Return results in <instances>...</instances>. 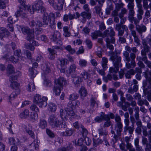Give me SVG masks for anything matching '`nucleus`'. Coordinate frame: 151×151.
<instances>
[{"mask_svg":"<svg viewBox=\"0 0 151 151\" xmlns=\"http://www.w3.org/2000/svg\"><path fill=\"white\" fill-rule=\"evenodd\" d=\"M43 2L41 0L36 1L32 6L29 5L30 9V13L33 14L35 11H37L39 13H44L42 18L43 23L47 25H48V23H50V25H49V27L55 29L56 28V22L55 20L54 14L50 13L49 16L47 13L45 12L46 9L43 6Z\"/></svg>","mask_w":151,"mask_h":151,"instance_id":"nucleus-1","label":"nucleus"},{"mask_svg":"<svg viewBox=\"0 0 151 151\" xmlns=\"http://www.w3.org/2000/svg\"><path fill=\"white\" fill-rule=\"evenodd\" d=\"M29 24L30 27H32L34 32L36 36H37L43 32V29L41 27L45 24L44 23L43 24L40 20H37L35 19L30 22Z\"/></svg>","mask_w":151,"mask_h":151,"instance_id":"nucleus-2","label":"nucleus"},{"mask_svg":"<svg viewBox=\"0 0 151 151\" xmlns=\"http://www.w3.org/2000/svg\"><path fill=\"white\" fill-rule=\"evenodd\" d=\"M69 99L70 100L67 107L65 110L67 113L70 115H74L75 113L73 110L75 108L76 106V94L73 93L69 96Z\"/></svg>","mask_w":151,"mask_h":151,"instance_id":"nucleus-3","label":"nucleus"},{"mask_svg":"<svg viewBox=\"0 0 151 151\" xmlns=\"http://www.w3.org/2000/svg\"><path fill=\"white\" fill-rule=\"evenodd\" d=\"M48 121L49 124L52 128L57 127L60 129L63 128V122L60 121L54 114L50 115Z\"/></svg>","mask_w":151,"mask_h":151,"instance_id":"nucleus-4","label":"nucleus"},{"mask_svg":"<svg viewBox=\"0 0 151 151\" xmlns=\"http://www.w3.org/2000/svg\"><path fill=\"white\" fill-rule=\"evenodd\" d=\"M27 35V40L30 42L26 44L25 46L27 49H29L30 50L33 51L35 49L34 46H38L39 44L36 41L33 40L34 36V34L32 33V31Z\"/></svg>","mask_w":151,"mask_h":151,"instance_id":"nucleus-5","label":"nucleus"},{"mask_svg":"<svg viewBox=\"0 0 151 151\" xmlns=\"http://www.w3.org/2000/svg\"><path fill=\"white\" fill-rule=\"evenodd\" d=\"M47 99L46 97H42L39 94H36L34 96L33 102L35 104L38 105L39 107L43 108L47 106Z\"/></svg>","mask_w":151,"mask_h":151,"instance_id":"nucleus-6","label":"nucleus"},{"mask_svg":"<svg viewBox=\"0 0 151 151\" xmlns=\"http://www.w3.org/2000/svg\"><path fill=\"white\" fill-rule=\"evenodd\" d=\"M30 6H20L19 9L15 13V15L16 17H19L22 18L25 17L28 12H30Z\"/></svg>","mask_w":151,"mask_h":151,"instance_id":"nucleus-7","label":"nucleus"},{"mask_svg":"<svg viewBox=\"0 0 151 151\" xmlns=\"http://www.w3.org/2000/svg\"><path fill=\"white\" fill-rule=\"evenodd\" d=\"M110 59L112 61L114 66H121V58L117 53L112 52L111 54Z\"/></svg>","mask_w":151,"mask_h":151,"instance_id":"nucleus-8","label":"nucleus"},{"mask_svg":"<svg viewBox=\"0 0 151 151\" xmlns=\"http://www.w3.org/2000/svg\"><path fill=\"white\" fill-rule=\"evenodd\" d=\"M130 57L131 60V63H129V62L126 63V67L128 69H130L131 68H134L136 66V63L134 60L136 58V55L135 54L132 53L130 54Z\"/></svg>","mask_w":151,"mask_h":151,"instance_id":"nucleus-9","label":"nucleus"},{"mask_svg":"<svg viewBox=\"0 0 151 151\" xmlns=\"http://www.w3.org/2000/svg\"><path fill=\"white\" fill-rule=\"evenodd\" d=\"M115 32L113 29L111 28H109L108 29L106 30L103 34H102L101 36L103 38L108 37L109 36L111 37L114 36Z\"/></svg>","mask_w":151,"mask_h":151,"instance_id":"nucleus-10","label":"nucleus"},{"mask_svg":"<svg viewBox=\"0 0 151 151\" xmlns=\"http://www.w3.org/2000/svg\"><path fill=\"white\" fill-rule=\"evenodd\" d=\"M55 85L63 88V85H65L66 83V81L65 80L63 77H60L58 79L55 80Z\"/></svg>","mask_w":151,"mask_h":151,"instance_id":"nucleus-11","label":"nucleus"},{"mask_svg":"<svg viewBox=\"0 0 151 151\" xmlns=\"http://www.w3.org/2000/svg\"><path fill=\"white\" fill-rule=\"evenodd\" d=\"M17 28L19 31L20 32H22L24 35L27 34L32 31L28 27H23L21 25H17Z\"/></svg>","mask_w":151,"mask_h":151,"instance_id":"nucleus-12","label":"nucleus"},{"mask_svg":"<svg viewBox=\"0 0 151 151\" xmlns=\"http://www.w3.org/2000/svg\"><path fill=\"white\" fill-rule=\"evenodd\" d=\"M10 34L8 29L4 27H0V38L2 39L4 37L8 36Z\"/></svg>","mask_w":151,"mask_h":151,"instance_id":"nucleus-13","label":"nucleus"},{"mask_svg":"<svg viewBox=\"0 0 151 151\" xmlns=\"http://www.w3.org/2000/svg\"><path fill=\"white\" fill-rule=\"evenodd\" d=\"M58 4H55L53 7L56 10L59 11L63 9L64 0H58Z\"/></svg>","mask_w":151,"mask_h":151,"instance_id":"nucleus-14","label":"nucleus"},{"mask_svg":"<svg viewBox=\"0 0 151 151\" xmlns=\"http://www.w3.org/2000/svg\"><path fill=\"white\" fill-rule=\"evenodd\" d=\"M60 33L58 31H56L52 34L50 38L52 40L55 42L56 40L60 38Z\"/></svg>","mask_w":151,"mask_h":151,"instance_id":"nucleus-15","label":"nucleus"},{"mask_svg":"<svg viewBox=\"0 0 151 151\" xmlns=\"http://www.w3.org/2000/svg\"><path fill=\"white\" fill-rule=\"evenodd\" d=\"M67 114L70 116H72L73 115H70L67 113V111H64L63 109H61L60 110V116L61 119L64 121H66L67 120Z\"/></svg>","mask_w":151,"mask_h":151,"instance_id":"nucleus-16","label":"nucleus"},{"mask_svg":"<svg viewBox=\"0 0 151 151\" xmlns=\"http://www.w3.org/2000/svg\"><path fill=\"white\" fill-rule=\"evenodd\" d=\"M74 130L72 129H67L64 132L61 133V134L63 136H70L72 135Z\"/></svg>","mask_w":151,"mask_h":151,"instance_id":"nucleus-17","label":"nucleus"},{"mask_svg":"<svg viewBox=\"0 0 151 151\" xmlns=\"http://www.w3.org/2000/svg\"><path fill=\"white\" fill-rule=\"evenodd\" d=\"M50 64L48 63H46L42 66L41 68L45 74H47L50 72L49 65Z\"/></svg>","mask_w":151,"mask_h":151,"instance_id":"nucleus-18","label":"nucleus"},{"mask_svg":"<svg viewBox=\"0 0 151 151\" xmlns=\"http://www.w3.org/2000/svg\"><path fill=\"white\" fill-rule=\"evenodd\" d=\"M39 127L42 129H45L47 126V123L44 119H41L38 123Z\"/></svg>","mask_w":151,"mask_h":151,"instance_id":"nucleus-19","label":"nucleus"},{"mask_svg":"<svg viewBox=\"0 0 151 151\" xmlns=\"http://www.w3.org/2000/svg\"><path fill=\"white\" fill-rule=\"evenodd\" d=\"M29 115V112L28 109H25L21 112L19 114L20 117L22 119H26L28 117Z\"/></svg>","mask_w":151,"mask_h":151,"instance_id":"nucleus-20","label":"nucleus"},{"mask_svg":"<svg viewBox=\"0 0 151 151\" xmlns=\"http://www.w3.org/2000/svg\"><path fill=\"white\" fill-rule=\"evenodd\" d=\"M81 96L82 97H85L88 94L86 89L84 86H82L79 91Z\"/></svg>","mask_w":151,"mask_h":151,"instance_id":"nucleus-21","label":"nucleus"},{"mask_svg":"<svg viewBox=\"0 0 151 151\" xmlns=\"http://www.w3.org/2000/svg\"><path fill=\"white\" fill-rule=\"evenodd\" d=\"M20 90H15L14 92H13L9 96V100L11 102V101L13 100L20 93Z\"/></svg>","mask_w":151,"mask_h":151,"instance_id":"nucleus-22","label":"nucleus"},{"mask_svg":"<svg viewBox=\"0 0 151 151\" xmlns=\"http://www.w3.org/2000/svg\"><path fill=\"white\" fill-rule=\"evenodd\" d=\"M7 74L8 76H9L10 74H13L14 73V68L12 65L9 64L7 68Z\"/></svg>","mask_w":151,"mask_h":151,"instance_id":"nucleus-23","label":"nucleus"},{"mask_svg":"<svg viewBox=\"0 0 151 151\" xmlns=\"http://www.w3.org/2000/svg\"><path fill=\"white\" fill-rule=\"evenodd\" d=\"M136 29L137 31L140 34H142V32H145L146 30V27L144 25L136 26Z\"/></svg>","mask_w":151,"mask_h":151,"instance_id":"nucleus-24","label":"nucleus"},{"mask_svg":"<svg viewBox=\"0 0 151 151\" xmlns=\"http://www.w3.org/2000/svg\"><path fill=\"white\" fill-rule=\"evenodd\" d=\"M62 88V87H60V86L55 85L53 88V92L55 93V95L58 96L60 94L61 89Z\"/></svg>","mask_w":151,"mask_h":151,"instance_id":"nucleus-25","label":"nucleus"},{"mask_svg":"<svg viewBox=\"0 0 151 151\" xmlns=\"http://www.w3.org/2000/svg\"><path fill=\"white\" fill-rule=\"evenodd\" d=\"M39 142L37 140H34V141L30 145V147L32 149L37 150L39 147Z\"/></svg>","mask_w":151,"mask_h":151,"instance_id":"nucleus-26","label":"nucleus"},{"mask_svg":"<svg viewBox=\"0 0 151 151\" xmlns=\"http://www.w3.org/2000/svg\"><path fill=\"white\" fill-rule=\"evenodd\" d=\"M134 125L132 124L131 126H129L124 127V132H126L127 131H128L129 133L132 134H133V131L134 130Z\"/></svg>","mask_w":151,"mask_h":151,"instance_id":"nucleus-27","label":"nucleus"},{"mask_svg":"<svg viewBox=\"0 0 151 151\" xmlns=\"http://www.w3.org/2000/svg\"><path fill=\"white\" fill-rule=\"evenodd\" d=\"M108 62V59L105 57H103L102 58V61L101 62L102 66L104 69L105 70L107 68V63Z\"/></svg>","mask_w":151,"mask_h":151,"instance_id":"nucleus-28","label":"nucleus"},{"mask_svg":"<svg viewBox=\"0 0 151 151\" xmlns=\"http://www.w3.org/2000/svg\"><path fill=\"white\" fill-rule=\"evenodd\" d=\"M35 89V86L33 81L29 83L27 88V90L30 92L33 91Z\"/></svg>","mask_w":151,"mask_h":151,"instance_id":"nucleus-29","label":"nucleus"},{"mask_svg":"<svg viewBox=\"0 0 151 151\" xmlns=\"http://www.w3.org/2000/svg\"><path fill=\"white\" fill-rule=\"evenodd\" d=\"M101 32L100 31H95L91 33V36L93 39H96L98 36H101Z\"/></svg>","mask_w":151,"mask_h":151,"instance_id":"nucleus-30","label":"nucleus"},{"mask_svg":"<svg viewBox=\"0 0 151 151\" xmlns=\"http://www.w3.org/2000/svg\"><path fill=\"white\" fill-rule=\"evenodd\" d=\"M135 73L134 70L131 69L127 71V73H125V76L127 78H130L131 77V75H134Z\"/></svg>","mask_w":151,"mask_h":151,"instance_id":"nucleus-31","label":"nucleus"},{"mask_svg":"<svg viewBox=\"0 0 151 151\" xmlns=\"http://www.w3.org/2000/svg\"><path fill=\"white\" fill-rule=\"evenodd\" d=\"M29 74L30 75L31 78H34L37 74V72L35 69L33 68H30L29 69Z\"/></svg>","mask_w":151,"mask_h":151,"instance_id":"nucleus-32","label":"nucleus"},{"mask_svg":"<svg viewBox=\"0 0 151 151\" xmlns=\"http://www.w3.org/2000/svg\"><path fill=\"white\" fill-rule=\"evenodd\" d=\"M76 65L75 64H73L71 65L70 67L69 72L72 74V77L75 78V76L73 75L75 72Z\"/></svg>","mask_w":151,"mask_h":151,"instance_id":"nucleus-33","label":"nucleus"},{"mask_svg":"<svg viewBox=\"0 0 151 151\" xmlns=\"http://www.w3.org/2000/svg\"><path fill=\"white\" fill-rule=\"evenodd\" d=\"M114 67H111L109 68V72L110 73H117L119 70V67L114 66Z\"/></svg>","mask_w":151,"mask_h":151,"instance_id":"nucleus-34","label":"nucleus"},{"mask_svg":"<svg viewBox=\"0 0 151 151\" xmlns=\"http://www.w3.org/2000/svg\"><path fill=\"white\" fill-rule=\"evenodd\" d=\"M81 16L85 19H90L91 18V15L90 13L84 12L81 14Z\"/></svg>","mask_w":151,"mask_h":151,"instance_id":"nucleus-35","label":"nucleus"},{"mask_svg":"<svg viewBox=\"0 0 151 151\" xmlns=\"http://www.w3.org/2000/svg\"><path fill=\"white\" fill-rule=\"evenodd\" d=\"M19 84L17 82H11L10 87L13 89H15L16 90H19Z\"/></svg>","mask_w":151,"mask_h":151,"instance_id":"nucleus-36","label":"nucleus"},{"mask_svg":"<svg viewBox=\"0 0 151 151\" xmlns=\"http://www.w3.org/2000/svg\"><path fill=\"white\" fill-rule=\"evenodd\" d=\"M49 110L51 112H54L56 110V105L54 103H50L48 105Z\"/></svg>","mask_w":151,"mask_h":151,"instance_id":"nucleus-37","label":"nucleus"},{"mask_svg":"<svg viewBox=\"0 0 151 151\" xmlns=\"http://www.w3.org/2000/svg\"><path fill=\"white\" fill-rule=\"evenodd\" d=\"M64 48L68 51L70 54H73L75 52V50L72 48L70 45H68L66 47L64 46Z\"/></svg>","mask_w":151,"mask_h":151,"instance_id":"nucleus-38","label":"nucleus"},{"mask_svg":"<svg viewBox=\"0 0 151 151\" xmlns=\"http://www.w3.org/2000/svg\"><path fill=\"white\" fill-rule=\"evenodd\" d=\"M134 10H129V15L128 18L129 20L131 22H132V20L134 18Z\"/></svg>","mask_w":151,"mask_h":151,"instance_id":"nucleus-39","label":"nucleus"},{"mask_svg":"<svg viewBox=\"0 0 151 151\" xmlns=\"http://www.w3.org/2000/svg\"><path fill=\"white\" fill-rule=\"evenodd\" d=\"M110 37V39L108 37L105 39V40L106 42V44H113L115 42V40L114 37L113 36Z\"/></svg>","mask_w":151,"mask_h":151,"instance_id":"nucleus-40","label":"nucleus"},{"mask_svg":"<svg viewBox=\"0 0 151 151\" xmlns=\"http://www.w3.org/2000/svg\"><path fill=\"white\" fill-rule=\"evenodd\" d=\"M138 104L140 106H142L144 104L148 106L149 105V103L146 100H142L141 99L138 100L137 102Z\"/></svg>","mask_w":151,"mask_h":151,"instance_id":"nucleus-41","label":"nucleus"},{"mask_svg":"<svg viewBox=\"0 0 151 151\" xmlns=\"http://www.w3.org/2000/svg\"><path fill=\"white\" fill-rule=\"evenodd\" d=\"M59 60L60 62V65L62 68L67 65L68 62V60L65 58H62L60 59Z\"/></svg>","mask_w":151,"mask_h":151,"instance_id":"nucleus-42","label":"nucleus"},{"mask_svg":"<svg viewBox=\"0 0 151 151\" xmlns=\"http://www.w3.org/2000/svg\"><path fill=\"white\" fill-rule=\"evenodd\" d=\"M123 55L126 61L129 62L130 61L131 57L129 56V53L128 52L126 51L124 52Z\"/></svg>","mask_w":151,"mask_h":151,"instance_id":"nucleus-43","label":"nucleus"},{"mask_svg":"<svg viewBox=\"0 0 151 151\" xmlns=\"http://www.w3.org/2000/svg\"><path fill=\"white\" fill-rule=\"evenodd\" d=\"M98 131L100 135L106 136L108 134L107 131L106 130H104L102 128L99 129Z\"/></svg>","mask_w":151,"mask_h":151,"instance_id":"nucleus-44","label":"nucleus"},{"mask_svg":"<svg viewBox=\"0 0 151 151\" xmlns=\"http://www.w3.org/2000/svg\"><path fill=\"white\" fill-rule=\"evenodd\" d=\"M87 62L85 60L81 59L79 61V65L81 67H85L87 65Z\"/></svg>","mask_w":151,"mask_h":151,"instance_id":"nucleus-45","label":"nucleus"},{"mask_svg":"<svg viewBox=\"0 0 151 151\" xmlns=\"http://www.w3.org/2000/svg\"><path fill=\"white\" fill-rule=\"evenodd\" d=\"M100 117H101V119H102V120H106V121L107 119V118H108V116L107 115V114L106 115L105 114V113L103 112H101L100 113Z\"/></svg>","mask_w":151,"mask_h":151,"instance_id":"nucleus-46","label":"nucleus"},{"mask_svg":"<svg viewBox=\"0 0 151 151\" xmlns=\"http://www.w3.org/2000/svg\"><path fill=\"white\" fill-rule=\"evenodd\" d=\"M30 108V109L32 111H35L36 113L39 112V109L35 104H33L32 105Z\"/></svg>","mask_w":151,"mask_h":151,"instance_id":"nucleus-47","label":"nucleus"},{"mask_svg":"<svg viewBox=\"0 0 151 151\" xmlns=\"http://www.w3.org/2000/svg\"><path fill=\"white\" fill-rule=\"evenodd\" d=\"M46 132L47 135L50 137L53 138L55 136V135L53 132L50 129H47Z\"/></svg>","mask_w":151,"mask_h":151,"instance_id":"nucleus-48","label":"nucleus"},{"mask_svg":"<svg viewBox=\"0 0 151 151\" xmlns=\"http://www.w3.org/2000/svg\"><path fill=\"white\" fill-rule=\"evenodd\" d=\"M93 142L96 145L101 144L102 143V141L99 138L96 139V138H94L93 139Z\"/></svg>","mask_w":151,"mask_h":151,"instance_id":"nucleus-49","label":"nucleus"},{"mask_svg":"<svg viewBox=\"0 0 151 151\" xmlns=\"http://www.w3.org/2000/svg\"><path fill=\"white\" fill-rule=\"evenodd\" d=\"M81 75L82 76L81 78L85 80L87 79L89 76V74L86 71L83 72L81 73Z\"/></svg>","mask_w":151,"mask_h":151,"instance_id":"nucleus-50","label":"nucleus"},{"mask_svg":"<svg viewBox=\"0 0 151 151\" xmlns=\"http://www.w3.org/2000/svg\"><path fill=\"white\" fill-rule=\"evenodd\" d=\"M44 83L45 86L48 87H50L52 85L51 82L49 80H44Z\"/></svg>","mask_w":151,"mask_h":151,"instance_id":"nucleus-51","label":"nucleus"},{"mask_svg":"<svg viewBox=\"0 0 151 151\" xmlns=\"http://www.w3.org/2000/svg\"><path fill=\"white\" fill-rule=\"evenodd\" d=\"M19 60L18 58H15L13 56H12L9 58V60L13 63H17Z\"/></svg>","mask_w":151,"mask_h":151,"instance_id":"nucleus-52","label":"nucleus"},{"mask_svg":"<svg viewBox=\"0 0 151 151\" xmlns=\"http://www.w3.org/2000/svg\"><path fill=\"white\" fill-rule=\"evenodd\" d=\"M81 128L82 129V134L83 136L86 137L88 134V131L84 127L81 125Z\"/></svg>","mask_w":151,"mask_h":151,"instance_id":"nucleus-53","label":"nucleus"},{"mask_svg":"<svg viewBox=\"0 0 151 151\" xmlns=\"http://www.w3.org/2000/svg\"><path fill=\"white\" fill-rule=\"evenodd\" d=\"M138 8V12L139 14H143L144 12L142 9V5H139L137 6Z\"/></svg>","mask_w":151,"mask_h":151,"instance_id":"nucleus-54","label":"nucleus"},{"mask_svg":"<svg viewBox=\"0 0 151 151\" xmlns=\"http://www.w3.org/2000/svg\"><path fill=\"white\" fill-rule=\"evenodd\" d=\"M119 16L121 18L120 24H124L126 20V19L125 17H123V15L121 14H119Z\"/></svg>","mask_w":151,"mask_h":151,"instance_id":"nucleus-55","label":"nucleus"},{"mask_svg":"<svg viewBox=\"0 0 151 151\" xmlns=\"http://www.w3.org/2000/svg\"><path fill=\"white\" fill-rule=\"evenodd\" d=\"M86 42L88 47L89 49H91L92 46V42L89 40L87 39L86 40Z\"/></svg>","mask_w":151,"mask_h":151,"instance_id":"nucleus-56","label":"nucleus"},{"mask_svg":"<svg viewBox=\"0 0 151 151\" xmlns=\"http://www.w3.org/2000/svg\"><path fill=\"white\" fill-rule=\"evenodd\" d=\"M26 132L28 133L29 135L32 138L35 137V134L34 132L31 130H30L29 129H27L26 130Z\"/></svg>","mask_w":151,"mask_h":151,"instance_id":"nucleus-57","label":"nucleus"},{"mask_svg":"<svg viewBox=\"0 0 151 151\" xmlns=\"http://www.w3.org/2000/svg\"><path fill=\"white\" fill-rule=\"evenodd\" d=\"M136 109H137L136 111L135 112L134 116L135 117V119L137 120H139V109L138 107H136L135 108Z\"/></svg>","mask_w":151,"mask_h":151,"instance_id":"nucleus-58","label":"nucleus"},{"mask_svg":"<svg viewBox=\"0 0 151 151\" xmlns=\"http://www.w3.org/2000/svg\"><path fill=\"white\" fill-rule=\"evenodd\" d=\"M113 6L112 5L109 6L106 9V13L107 14H110L111 11L113 9Z\"/></svg>","mask_w":151,"mask_h":151,"instance_id":"nucleus-59","label":"nucleus"},{"mask_svg":"<svg viewBox=\"0 0 151 151\" xmlns=\"http://www.w3.org/2000/svg\"><path fill=\"white\" fill-rule=\"evenodd\" d=\"M31 118L32 119H33L35 120H37L38 119V114L36 112L32 114L31 115Z\"/></svg>","mask_w":151,"mask_h":151,"instance_id":"nucleus-60","label":"nucleus"},{"mask_svg":"<svg viewBox=\"0 0 151 151\" xmlns=\"http://www.w3.org/2000/svg\"><path fill=\"white\" fill-rule=\"evenodd\" d=\"M20 50H17L14 52V55L17 56L18 58L21 56V52Z\"/></svg>","mask_w":151,"mask_h":151,"instance_id":"nucleus-61","label":"nucleus"},{"mask_svg":"<svg viewBox=\"0 0 151 151\" xmlns=\"http://www.w3.org/2000/svg\"><path fill=\"white\" fill-rule=\"evenodd\" d=\"M143 6L145 9H147L149 8L147 0H143Z\"/></svg>","mask_w":151,"mask_h":151,"instance_id":"nucleus-62","label":"nucleus"},{"mask_svg":"<svg viewBox=\"0 0 151 151\" xmlns=\"http://www.w3.org/2000/svg\"><path fill=\"white\" fill-rule=\"evenodd\" d=\"M26 55L28 59H31L32 58L31 52L28 50H26L25 51Z\"/></svg>","mask_w":151,"mask_h":151,"instance_id":"nucleus-63","label":"nucleus"},{"mask_svg":"<svg viewBox=\"0 0 151 151\" xmlns=\"http://www.w3.org/2000/svg\"><path fill=\"white\" fill-rule=\"evenodd\" d=\"M146 151H150L151 150V144L148 143L146 145L145 148Z\"/></svg>","mask_w":151,"mask_h":151,"instance_id":"nucleus-64","label":"nucleus"}]
</instances>
